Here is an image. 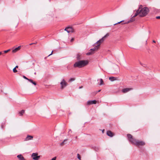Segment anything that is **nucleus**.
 I'll list each match as a JSON object with an SVG mask.
<instances>
[{
  "mask_svg": "<svg viewBox=\"0 0 160 160\" xmlns=\"http://www.w3.org/2000/svg\"><path fill=\"white\" fill-rule=\"evenodd\" d=\"M88 62L87 60H81L76 62L74 65V67L81 68L87 65Z\"/></svg>",
  "mask_w": 160,
  "mask_h": 160,
  "instance_id": "1",
  "label": "nucleus"
},
{
  "mask_svg": "<svg viewBox=\"0 0 160 160\" xmlns=\"http://www.w3.org/2000/svg\"><path fill=\"white\" fill-rule=\"evenodd\" d=\"M139 16L140 17H143L146 16L149 12V9L147 7L142 8L139 10Z\"/></svg>",
  "mask_w": 160,
  "mask_h": 160,
  "instance_id": "2",
  "label": "nucleus"
},
{
  "mask_svg": "<svg viewBox=\"0 0 160 160\" xmlns=\"http://www.w3.org/2000/svg\"><path fill=\"white\" fill-rule=\"evenodd\" d=\"M142 7V5H140L139 8L137 10L135 14V15H133L132 18L130 19L128 21V22H125L124 23V24L126 23H129L132 22L134 21L135 20L134 18L135 17L137 16L138 15L139 16V10L141 9Z\"/></svg>",
  "mask_w": 160,
  "mask_h": 160,
  "instance_id": "3",
  "label": "nucleus"
},
{
  "mask_svg": "<svg viewBox=\"0 0 160 160\" xmlns=\"http://www.w3.org/2000/svg\"><path fill=\"white\" fill-rule=\"evenodd\" d=\"M109 34L107 33L105 35L104 37H103L101 39L98 41L94 44L99 48V46H100V45H101V44L104 42V41L105 40V38L109 36Z\"/></svg>",
  "mask_w": 160,
  "mask_h": 160,
  "instance_id": "4",
  "label": "nucleus"
},
{
  "mask_svg": "<svg viewBox=\"0 0 160 160\" xmlns=\"http://www.w3.org/2000/svg\"><path fill=\"white\" fill-rule=\"evenodd\" d=\"M134 141L133 142V144L136 145L137 146H142L145 145V142L143 141H140L136 139L134 140Z\"/></svg>",
  "mask_w": 160,
  "mask_h": 160,
  "instance_id": "5",
  "label": "nucleus"
},
{
  "mask_svg": "<svg viewBox=\"0 0 160 160\" xmlns=\"http://www.w3.org/2000/svg\"><path fill=\"white\" fill-rule=\"evenodd\" d=\"M31 157L34 160H39L40 158V156H38L37 153H33L31 156Z\"/></svg>",
  "mask_w": 160,
  "mask_h": 160,
  "instance_id": "6",
  "label": "nucleus"
},
{
  "mask_svg": "<svg viewBox=\"0 0 160 160\" xmlns=\"http://www.w3.org/2000/svg\"><path fill=\"white\" fill-rule=\"evenodd\" d=\"M61 88L62 89L65 87L67 85V83L65 81L64 79H63L60 83Z\"/></svg>",
  "mask_w": 160,
  "mask_h": 160,
  "instance_id": "7",
  "label": "nucleus"
},
{
  "mask_svg": "<svg viewBox=\"0 0 160 160\" xmlns=\"http://www.w3.org/2000/svg\"><path fill=\"white\" fill-rule=\"evenodd\" d=\"M127 137L128 138L129 141L133 144V142L134 141L135 139L133 138L132 136L129 134H127Z\"/></svg>",
  "mask_w": 160,
  "mask_h": 160,
  "instance_id": "8",
  "label": "nucleus"
},
{
  "mask_svg": "<svg viewBox=\"0 0 160 160\" xmlns=\"http://www.w3.org/2000/svg\"><path fill=\"white\" fill-rule=\"evenodd\" d=\"M64 30L66 31L68 33L70 32H74V29L71 27H68L64 29Z\"/></svg>",
  "mask_w": 160,
  "mask_h": 160,
  "instance_id": "9",
  "label": "nucleus"
},
{
  "mask_svg": "<svg viewBox=\"0 0 160 160\" xmlns=\"http://www.w3.org/2000/svg\"><path fill=\"white\" fill-rule=\"evenodd\" d=\"M132 89L131 88H125L124 89H123L122 90V92L124 93H126L129 91L132 90Z\"/></svg>",
  "mask_w": 160,
  "mask_h": 160,
  "instance_id": "10",
  "label": "nucleus"
},
{
  "mask_svg": "<svg viewBox=\"0 0 160 160\" xmlns=\"http://www.w3.org/2000/svg\"><path fill=\"white\" fill-rule=\"evenodd\" d=\"M97 103V101L95 100H89L87 102V104L89 105L92 104H95Z\"/></svg>",
  "mask_w": 160,
  "mask_h": 160,
  "instance_id": "11",
  "label": "nucleus"
},
{
  "mask_svg": "<svg viewBox=\"0 0 160 160\" xmlns=\"http://www.w3.org/2000/svg\"><path fill=\"white\" fill-rule=\"evenodd\" d=\"M115 71L113 72V74H117L119 72V68L118 66L116 65L114 68Z\"/></svg>",
  "mask_w": 160,
  "mask_h": 160,
  "instance_id": "12",
  "label": "nucleus"
},
{
  "mask_svg": "<svg viewBox=\"0 0 160 160\" xmlns=\"http://www.w3.org/2000/svg\"><path fill=\"white\" fill-rule=\"evenodd\" d=\"M21 46H18V47L13 49L12 51V52L13 53H14L17 52V51L20 50V49H21Z\"/></svg>",
  "mask_w": 160,
  "mask_h": 160,
  "instance_id": "13",
  "label": "nucleus"
},
{
  "mask_svg": "<svg viewBox=\"0 0 160 160\" xmlns=\"http://www.w3.org/2000/svg\"><path fill=\"white\" fill-rule=\"evenodd\" d=\"M107 135L110 137H112L113 136V133L110 131H108L107 132Z\"/></svg>",
  "mask_w": 160,
  "mask_h": 160,
  "instance_id": "14",
  "label": "nucleus"
},
{
  "mask_svg": "<svg viewBox=\"0 0 160 160\" xmlns=\"http://www.w3.org/2000/svg\"><path fill=\"white\" fill-rule=\"evenodd\" d=\"M17 157L19 160H26L21 154L18 155Z\"/></svg>",
  "mask_w": 160,
  "mask_h": 160,
  "instance_id": "15",
  "label": "nucleus"
},
{
  "mask_svg": "<svg viewBox=\"0 0 160 160\" xmlns=\"http://www.w3.org/2000/svg\"><path fill=\"white\" fill-rule=\"evenodd\" d=\"M33 137L32 136L28 135L25 138V140L28 141L32 139L33 138Z\"/></svg>",
  "mask_w": 160,
  "mask_h": 160,
  "instance_id": "16",
  "label": "nucleus"
},
{
  "mask_svg": "<svg viewBox=\"0 0 160 160\" xmlns=\"http://www.w3.org/2000/svg\"><path fill=\"white\" fill-rule=\"evenodd\" d=\"M94 46H95L93 48H92L90 49L91 51H93V52H95V51H97L99 48L94 44Z\"/></svg>",
  "mask_w": 160,
  "mask_h": 160,
  "instance_id": "17",
  "label": "nucleus"
},
{
  "mask_svg": "<svg viewBox=\"0 0 160 160\" xmlns=\"http://www.w3.org/2000/svg\"><path fill=\"white\" fill-rule=\"evenodd\" d=\"M109 79L111 81H114L116 80L117 79V78L113 77H110L109 78Z\"/></svg>",
  "mask_w": 160,
  "mask_h": 160,
  "instance_id": "18",
  "label": "nucleus"
},
{
  "mask_svg": "<svg viewBox=\"0 0 160 160\" xmlns=\"http://www.w3.org/2000/svg\"><path fill=\"white\" fill-rule=\"evenodd\" d=\"M94 52H93V51H91V49H90V50L89 51V52H88L86 54L87 55H92V54L94 53Z\"/></svg>",
  "mask_w": 160,
  "mask_h": 160,
  "instance_id": "19",
  "label": "nucleus"
},
{
  "mask_svg": "<svg viewBox=\"0 0 160 160\" xmlns=\"http://www.w3.org/2000/svg\"><path fill=\"white\" fill-rule=\"evenodd\" d=\"M94 52H93V51H91V49H90V50L89 51V52H88L86 54L87 55H92V54L94 53Z\"/></svg>",
  "mask_w": 160,
  "mask_h": 160,
  "instance_id": "20",
  "label": "nucleus"
},
{
  "mask_svg": "<svg viewBox=\"0 0 160 160\" xmlns=\"http://www.w3.org/2000/svg\"><path fill=\"white\" fill-rule=\"evenodd\" d=\"M28 81L32 83L33 85H34L35 86L37 84V83L36 82L33 81L32 79H29L28 80Z\"/></svg>",
  "mask_w": 160,
  "mask_h": 160,
  "instance_id": "21",
  "label": "nucleus"
},
{
  "mask_svg": "<svg viewBox=\"0 0 160 160\" xmlns=\"http://www.w3.org/2000/svg\"><path fill=\"white\" fill-rule=\"evenodd\" d=\"M100 82L99 84V85H103L104 82H103V80H102V79H100Z\"/></svg>",
  "mask_w": 160,
  "mask_h": 160,
  "instance_id": "22",
  "label": "nucleus"
},
{
  "mask_svg": "<svg viewBox=\"0 0 160 160\" xmlns=\"http://www.w3.org/2000/svg\"><path fill=\"white\" fill-rule=\"evenodd\" d=\"M24 112V110H22L20 112H19V113L20 115H23V113Z\"/></svg>",
  "mask_w": 160,
  "mask_h": 160,
  "instance_id": "23",
  "label": "nucleus"
},
{
  "mask_svg": "<svg viewBox=\"0 0 160 160\" xmlns=\"http://www.w3.org/2000/svg\"><path fill=\"white\" fill-rule=\"evenodd\" d=\"M67 139H65L64 140L62 143L60 144V145L62 146L65 144V142L67 141Z\"/></svg>",
  "mask_w": 160,
  "mask_h": 160,
  "instance_id": "24",
  "label": "nucleus"
},
{
  "mask_svg": "<svg viewBox=\"0 0 160 160\" xmlns=\"http://www.w3.org/2000/svg\"><path fill=\"white\" fill-rule=\"evenodd\" d=\"M77 158L81 160L80 156L78 153L77 154Z\"/></svg>",
  "mask_w": 160,
  "mask_h": 160,
  "instance_id": "25",
  "label": "nucleus"
},
{
  "mask_svg": "<svg viewBox=\"0 0 160 160\" xmlns=\"http://www.w3.org/2000/svg\"><path fill=\"white\" fill-rule=\"evenodd\" d=\"M77 59H80V55L79 54H77Z\"/></svg>",
  "mask_w": 160,
  "mask_h": 160,
  "instance_id": "26",
  "label": "nucleus"
},
{
  "mask_svg": "<svg viewBox=\"0 0 160 160\" xmlns=\"http://www.w3.org/2000/svg\"><path fill=\"white\" fill-rule=\"evenodd\" d=\"M74 80H75V79L74 78H71L70 79L69 81L70 82H72V81H74Z\"/></svg>",
  "mask_w": 160,
  "mask_h": 160,
  "instance_id": "27",
  "label": "nucleus"
},
{
  "mask_svg": "<svg viewBox=\"0 0 160 160\" xmlns=\"http://www.w3.org/2000/svg\"><path fill=\"white\" fill-rule=\"evenodd\" d=\"M13 71L14 72H17V70L15 68H14L13 69Z\"/></svg>",
  "mask_w": 160,
  "mask_h": 160,
  "instance_id": "28",
  "label": "nucleus"
},
{
  "mask_svg": "<svg viewBox=\"0 0 160 160\" xmlns=\"http://www.w3.org/2000/svg\"><path fill=\"white\" fill-rule=\"evenodd\" d=\"M10 49H8V50L4 51V52L5 53H7V52H8L9 51H10Z\"/></svg>",
  "mask_w": 160,
  "mask_h": 160,
  "instance_id": "29",
  "label": "nucleus"
},
{
  "mask_svg": "<svg viewBox=\"0 0 160 160\" xmlns=\"http://www.w3.org/2000/svg\"><path fill=\"white\" fill-rule=\"evenodd\" d=\"M23 77L25 79H26V80H28H28L29 79L27 78L26 77H25V76H23Z\"/></svg>",
  "mask_w": 160,
  "mask_h": 160,
  "instance_id": "30",
  "label": "nucleus"
},
{
  "mask_svg": "<svg viewBox=\"0 0 160 160\" xmlns=\"http://www.w3.org/2000/svg\"><path fill=\"white\" fill-rule=\"evenodd\" d=\"M123 22V21H121L120 22H118L117 23H115V24H114V25H116V24H118L120 23L121 22Z\"/></svg>",
  "mask_w": 160,
  "mask_h": 160,
  "instance_id": "31",
  "label": "nucleus"
},
{
  "mask_svg": "<svg viewBox=\"0 0 160 160\" xmlns=\"http://www.w3.org/2000/svg\"><path fill=\"white\" fill-rule=\"evenodd\" d=\"M56 157H54L51 160H56Z\"/></svg>",
  "mask_w": 160,
  "mask_h": 160,
  "instance_id": "32",
  "label": "nucleus"
},
{
  "mask_svg": "<svg viewBox=\"0 0 160 160\" xmlns=\"http://www.w3.org/2000/svg\"><path fill=\"white\" fill-rule=\"evenodd\" d=\"M156 18L157 19H160V16H157L156 17Z\"/></svg>",
  "mask_w": 160,
  "mask_h": 160,
  "instance_id": "33",
  "label": "nucleus"
},
{
  "mask_svg": "<svg viewBox=\"0 0 160 160\" xmlns=\"http://www.w3.org/2000/svg\"><path fill=\"white\" fill-rule=\"evenodd\" d=\"M74 40V38H72L71 40V42H72Z\"/></svg>",
  "mask_w": 160,
  "mask_h": 160,
  "instance_id": "34",
  "label": "nucleus"
},
{
  "mask_svg": "<svg viewBox=\"0 0 160 160\" xmlns=\"http://www.w3.org/2000/svg\"><path fill=\"white\" fill-rule=\"evenodd\" d=\"M52 52H53V51H52V52H51V54H50V55H49L48 56H49L50 55H52Z\"/></svg>",
  "mask_w": 160,
  "mask_h": 160,
  "instance_id": "35",
  "label": "nucleus"
},
{
  "mask_svg": "<svg viewBox=\"0 0 160 160\" xmlns=\"http://www.w3.org/2000/svg\"><path fill=\"white\" fill-rule=\"evenodd\" d=\"M18 68V66H16L15 68L16 69V68Z\"/></svg>",
  "mask_w": 160,
  "mask_h": 160,
  "instance_id": "36",
  "label": "nucleus"
},
{
  "mask_svg": "<svg viewBox=\"0 0 160 160\" xmlns=\"http://www.w3.org/2000/svg\"><path fill=\"white\" fill-rule=\"evenodd\" d=\"M152 42L154 43H155L156 42V41H154V40H153Z\"/></svg>",
  "mask_w": 160,
  "mask_h": 160,
  "instance_id": "37",
  "label": "nucleus"
},
{
  "mask_svg": "<svg viewBox=\"0 0 160 160\" xmlns=\"http://www.w3.org/2000/svg\"><path fill=\"white\" fill-rule=\"evenodd\" d=\"M101 90H99L98 92H97V93L98 92H100L101 91Z\"/></svg>",
  "mask_w": 160,
  "mask_h": 160,
  "instance_id": "38",
  "label": "nucleus"
},
{
  "mask_svg": "<svg viewBox=\"0 0 160 160\" xmlns=\"http://www.w3.org/2000/svg\"><path fill=\"white\" fill-rule=\"evenodd\" d=\"M34 44V43H31L30 44V45H32L33 44Z\"/></svg>",
  "mask_w": 160,
  "mask_h": 160,
  "instance_id": "39",
  "label": "nucleus"
},
{
  "mask_svg": "<svg viewBox=\"0 0 160 160\" xmlns=\"http://www.w3.org/2000/svg\"><path fill=\"white\" fill-rule=\"evenodd\" d=\"M82 88V87H79V88L80 89V88Z\"/></svg>",
  "mask_w": 160,
  "mask_h": 160,
  "instance_id": "40",
  "label": "nucleus"
},
{
  "mask_svg": "<svg viewBox=\"0 0 160 160\" xmlns=\"http://www.w3.org/2000/svg\"><path fill=\"white\" fill-rule=\"evenodd\" d=\"M2 54V53L1 52H0V55H1Z\"/></svg>",
  "mask_w": 160,
  "mask_h": 160,
  "instance_id": "41",
  "label": "nucleus"
},
{
  "mask_svg": "<svg viewBox=\"0 0 160 160\" xmlns=\"http://www.w3.org/2000/svg\"><path fill=\"white\" fill-rule=\"evenodd\" d=\"M140 64L141 65H142V63H140Z\"/></svg>",
  "mask_w": 160,
  "mask_h": 160,
  "instance_id": "42",
  "label": "nucleus"
}]
</instances>
